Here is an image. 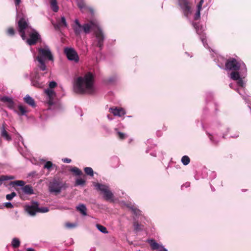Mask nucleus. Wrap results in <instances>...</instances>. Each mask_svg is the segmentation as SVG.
Returning <instances> with one entry per match:
<instances>
[{
  "label": "nucleus",
  "mask_w": 251,
  "mask_h": 251,
  "mask_svg": "<svg viewBox=\"0 0 251 251\" xmlns=\"http://www.w3.org/2000/svg\"><path fill=\"white\" fill-rule=\"evenodd\" d=\"M67 187L66 183L59 178H54L49 185V191L55 195L59 194L62 189H65Z\"/></svg>",
  "instance_id": "nucleus-4"
},
{
  "label": "nucleus",
  "mask_w": 251,
  "mask_h": 251,
  "mask_svg": "<svg viewBox=\"0 0 251 251\" xmlns=\"http://www.w3.org/2000/svg\"><path fill=\"white\" fill-rule=\"evenodd\" d=\"M20 245V241L19 239L14 238L12 241V246L13 248H18Z\"/></svg>",
  "instance_id": "nucleus-25"
},
{
  "label": "nucleus",
  "mask_w": 251,
  "mask_h": 251,
  "mask_svg": "<svg viewBox=\"0 0 251 251\" xmlns=\"http://www.w3.org/2000/svg\"><path fill=\"white\" fill-rule=\"evenodd\" d=\"M10 184L13 186H23L22 188V190L23 192L25 194L30 195L34 194V190L32 187L30 185H25V182L23 180H15L14 181H11Z\"/></svg>",
  "instance_id": "nucleus-10"
},
{
  "label": "nucleus",
  "mask_w": 251,
  "mask_h": 251,
  "mask_svg": "<svg viewBox=\"0 0 251 251\" xmlns=\"http://www.w3.org/2000/svg\"><path fill=\"white\" fill-rule=\"evenodd\" d=\"M75 25L73 26V28L75 34L76 35H79L82 30V25H81L79 21L76 19L75 21Z\"/></svg>",
  "instance_id": "nucleus-15"
},
{
  "label": "nucleus",
  "mask_w": 251,
  "mask_h": 251,
  "mask_svg": "<svg viewBox=\"0 0 251 251\" xmlns=\"http://www.w3.org/2000/svg\"><path fill=\"white\" fill-rule=\"evenodd\" d=\"M84 171L87 175L90 176H93L94 171L92 168L88 167H85L84 169Z\"/></svg>",
  "instance_id": "nucleus-28"
},
{
  "label": "nucleus",
  "mask_w": 251,
  "mask_h": 251,
  "mask_svg": "<svg viewBox=\"0 0 251 251\" xmlns=\"http://www.w3.org/2000/svg\"><path fill=\"white\" fill-rule=\"evenodd\" d=\"M148 242L152 250H157L159 248V245L154 240H150Z\"/></svg>",
  "instance_id": "nucleus-22"
},
{
  "label": "nucleus",
  "mask_w": 251,
  "mask_h": 251,
  "mask_svg": "<svg viewBox=\"0 0 251 251\" xmlns=\"http://www.w3.org/2000/svg\"><path fill=\"white\" fill-rule=\"evenodd\" d=\"M225 69L231 71L230 77L233 80L239 79L240 74H246L247 72V68L244 62L233 57H230L226 60Z\"/></svg>",
  "instance_id": "nucleus-2"
},
{
  "label": "nucleus",
  "mask_w": 251,
  "mask_h": 251,
  "mask_svg": "<svg viewBox=\"0 0 251 251\" xmlns=\"http://www.w3.org/2000/svg\"><path fill=\"white\" fill-rule=\"evenodd\" d=\"M18 109L19 112H18V114L20 115H24L27 112V110L25 108L21 105L18 106Z\"/></svg>",
  "instance_id": "nucleus-27"
},
{
  "label": "nucleus",
  "mask_w": 251,
  "mask_h": 251,
  "mask_svg": "<svg viewBox=\"0 0 251 251\" xmlns=\"http://www.w3.org/2000/svg\"><path fill=\"white\" fill-rule=\"evenodd\" d=\"M52 166V162L50 161H47L44 165V168L50 169L51 168Z\"/></svg>",
  "instance_id": "nucleus-40"
},
{
  "label": "nucleus",
  "mask_w": 251,
  "mask_h": 251,
  "mask_svg": "<svg viewBox=\"0 0 251 251\" xmlns=\"http://www.w3.org/2000/svg\"><path fill=\"white\" fill-rule=\"evenodd\" d=\"M70 171L75 176H80L83 175V173L81 170L76 167L72 168Z\"/></svg>",
  "instance_id": "nucleus-23"
},
{
  "label": "nucleus",
  "mask_w": 251,
  "mask_h": 251,
  "mask_svg": "<svg viewBox=\"0 0 251 251\" xmlns=\"http://www.w3.org/2000/svg\"><path fill=\"white\" fill-rule=\"evenodd\" d=\"M76 209L77 211H79L83 215H87V208L84 204H79L78 206H76Z\"/></svg>",
  "instance_id": "nucleus-21"
},
{
  "label": "nucleus",
  "mask_w": 251,
  "mask_h": 251,
  "mask_svg": "<svg viewBox=\"0 0 251 251\" xmlns=\"http://www.w3.org/2000/svg\"><path fill=\"white\" fill-rule=\"evenodd\" d=\"M99 27V23L96 19L91 20L82 25V30L85 34H89L91 30L95 32Z\"/></svg>",
  "instance_id": "nucleus-9"
},
{
  "label": "nucleus",
  "mask_w": 251,
  "mask_h": 251,
  "mask_svg": "<svg viewBox=\"0 0 251 251\" xmlns=\"http://www.w3.org/2000/svg\"><path fill=\"white\" fill-rule=\"evenodd\" d=\"M85 183H86V181L84 179H82L81 178H77L75 180V186H79V185L84 186L85 185Z\"/></svg>",
  "instance_id": "nucleus-30"
},
{
  "label": "nucleus",
  "mask_w": 251,
  "mask_h": 251,
  "mask_svg": "<svg viewBox=\"0 0 251 251\" xmlns=\"http://www.w3.org/2000/svg\"><path fill=\"white\" fill-rule=\"evenodd\" d=\"M203 3V0H201L199 2V3H198V4L197 5V8H198V9L199 10V11L201 10Z\"/></svg>",
  "instance_id": "nucleus-43"
},
{
  "label": "nucleus",
  "mask_w": 251,
  "mask_h": 251,
  "mask_svg": "<svg viewBox=\"0 0 251 251\" xmlns=\"http://www.w3.org/2000/svg\"><path fill=\"white\" fill-rule=\"evenodd\" d=\"M133 226L134 228V230L136 231H139L143 230V226L141 224H139L137 222H134L133 223Z\"/></svg>",
  "instance_id": "nucleus-29"
},
{
  "label": "nucleus",
  "mask_w": 251,
  "mask_h": 251,
  "mask_svg": "<svg viewBox=\"0 0 251 251\" xmlns=\"http://www.w3.org/2000/svg\"><path fill=\"white\" fill-rule=\"evenodd\" d=\"M64 52L69 60L74 61L75 62L79 61L78 54L74 49L66 48L64 50Z\"/></svg>",
  "instance_id": "nucleus-12"
},
{
  "label": "nucleus",
  "mask_w": 251,
  "mask_h": 251,
  "mask_svg": "<svg viewBox=\"0 0 251 251\" xmlns=\"http://www.w3.org/2000/svg\"><path fill=\"white\" fill-rule=\"evenodd\" d=\"M57 85V83L55 81H51L49 83V87L50 89L55 87Z\"/></svg>",
  "instance_id": "nucleus-42"
},
{
  "label": "nucleus",
  "mask_w": 251,
  "mask_h": 251,
  "mask_svg": "<svg viewBox=\"0 0 251 251\" xmlns=\"http://www.w3.org/2000/svg\"><path fill=\"white\" fill-rule=\"evenodd\" d=\"M200 11H199V10L198 9L197 10V12L196 14V15H195V20H197L199 19V18H200Z\"/></svg>",
  "instance_id": "nucleus-47"
},
{
  "label": "nucleus",
  "mask_w": 251,
  "mask_h": 251,
  "mask_svg": "<svg viewBox=\"0 0 251 251\" xmlns=\"http://www.w3.org/2000/svg\"><path fill=\"white\" fill-rule=\"evenodd\" d=\"M207 134H208V137H209V139H210L212 142H214V140H213V136H212L211 134H210V133H208Z\"/></svg>",
  "instance_id": "nucleus-51"
},
{
  "label": "nucleus",
  "mask_w": 251,
  "mask_h": 251,
  "mask_svg": "<svg viewBox=\"0 0 251 251\" xmlns=\"http://www.w3.org/2000/svg\"><path fill=\"white\" fill-rule=\"evenodd\" d=\"M97 41L96 46L98 47L100 50H101L103 46V42L104 40V36L102 29L99 27L94 32Z\"/></svg>",
  "instance_id": "nucleus-13"
},
{
  "label": "nucleus",
  "mask_w": 251,
  "mask_h": 251,
  "mask_svg": "<svg viewBox=\"0 0 251 251\" xmlns=\"http://www.w3.org/2000/svg\"><path fill=\"white\" fill-rule=\"evenodd\" d=\"M94 186L97 190L103 193V198L105 201L111 202H114V195L108 186L99 183H95Z\"/></svg>",
  "instance_id": "nucleus-5"
},
{
  "label": "nucleus",
  "mask_w": 251,
  "mask_h": 251,
  "mask_svg": "<svg viewBox=\"0 0 251 251\" xmlns=\"http://www.w3.org/2000/svg\"><path fill=\"white\" fill-rule=\"evenodd\" d=\"M117 136L120 140H124L127 137L126 135V134H125L124 133L121 132L120 131L117 132Z\"/></svg>",
  "instance_id": "nucleus-34"
},
{
  "label": "nucleus",
  "mask_w": 251,
  "mask_h": 251,
  "mask_svg": "<svg viewBox=\"0 0 251 251\" xmlns=\"http://www.w3.org/2000/svg\"><path fill=\"white\" fill-rule=\"evenodd\" d=\"M4 206L8 208H12L13 207V205L10 202H6L4 203Z\"/></svg>",
  "instance_id": "nucleus-45"
},
{
  "label": "nucleus",
  "mask_w": 251,
  "mask_h": 251,
  "mask_svg": "<svg viewBox=\"0 0 251 251\" xmlns=\"http://www.w3.org/2000/svg\"><path fill=\"white\" fill-rule=\"evenodd\" d=\"M30 29L31 32L29 33V38L26 39V42L29 46H33L40 41L41 38L37 31L32 28H30Z\"/></svg>",
  "instance_id": "nucleus-11"
},
{
  "label": "nucleus",
  "mask_w": 251,
  "mask_h": 251,
  "mask_svg": "<svg viewBox=\"0 0 251 251\" xmlns=\"http://www.w3.org/2000/svg\"><path fill=\"white\" fill-rule=\"evenodd\" d=\"M46 94L49 97L48 103L49 105H51L53 104V99L55 96V93L53 90L48 89L45 91Z\"/></svg>",
  "instance_id": "nucleus-16"
},
{
  "label": "nucleus",
  "mask_w": 251,
  "mask_h": 251,
  "mask_svg": "<svg viewBox=\"0 0 251 251\" xmlns=\"http://www.w3.org/2000/svg\"><path fill=\"white\" fill-rule=\"evenodd\" d=\"M26 251H35V250L32 248H28L27 249Z\"/></svg>",
  "instance_id": "nucleus-53"
},
{
  "label": "nucleus",
  "mask_w": 251,
  "mask_h": 251,
  "mask_svg": "<svg viewBox=\"0 0 251 251\" xmlns=\"http://www.w3.org/2000/svg\"><path fill=\"white\" fill-rule=\"evenodd\" d=\"M16 196V193L14 192H13L10 194L6 195V198L7 200L11 201Z\"/></svg>",
  "instance_id": "nucleus-36"
},
{
  "label": "nucleus",
  "mask_w": 251,
  "mask_h": 251,
  "mask_svg": "<svg viewBox=\"0 0 251 251\" xmlns=\"http://www.w3.org/2000/svg\"><path fill=\"white\" fill-rule=\"evenodd\" d=\"M7 107L8 108H9L10 109H13L14 108V103L13 100L11 101H10V102H9L8 103H7Z\"/></svg>",
  "instance_id": "nucleus-44"
},
{
  "label": "nucleus",
  "mask_w": 251,
  "mask_h": 251,
  "mask_svg": "<svg viewBox=\"0 0 251 251\" xmlns=\"http://www.w3.org/2000/svg\"><path fill=\"white\" fill-rule=\"evenodd\" d=\"M24 101L28 104L29 105L31 106L32 107H35L36 106V103L34 100L30 97L29 95H27L24 99Z\"/></svg>",
  "instance_id": "nucleus-18"
},
{
  "label": "nucleus",
  "mask_w": 251,
  "mask_h": 251,
  "mask_svg": "<svg viewBox=\"0 0 251 251\" xmlns=\"http://www.w3.org/2000/svg\"><path fill=\"white\" fill-rule=\"evenodd\" d=\"M131 210L133 212V213L134 214H135L136 216H138L140 214V213H141L140 210H139L135 206L132 208V209Z\"/></svg>",
  "instance_id": "nucleus-37"
},
{
  "label": "nucleus",
  "mask_w": 251,
  "mask_h": 251,
  "mask_svg": "<svg viewBox=\"0 0 251 251\" xmlns=\"http://www.w3.org/2000/svg\"><path fill=\"white\" fill-rule=\"evenodd\" d=\"M5 180L14 179L15 178V177L12 176H5Z\"/></svg>",
  "instance_id": "nucleus-48"
},
{
  "label": "nucleus",
  "mask_w": 251,
  "mask_h": 251,
  "mask_svg": "<svg viewBox=\"0 0 251 251\" xmlns=\"http://www.w3.org/2000/svg\"><path fill=\"white\" fill-rule=\"evenodd\" d=\"M6 34L10 36H13L15 34V31L13 27H9L6 30Z\"/></svg>",
  "instance_id": "nucleus-33"
},
{
  "label": "nucleus",
  "mask_w": 251,
  "mask_h": 251,
  "mask_svg": "<svg viewBox=\"0 0 251 251\" xmlns=\"http://www.w3.org/2000/svg\"><path fill=\"white\" fill-rule=\"evenodd\" d=\"M5 124L3 123L0 127L1 136L7 141L11 140V137L5 130Z\"/></svg>",
  "instance_id": "nucleus-17"
},
{
  "label": "nucleus",
  "mask_w": 251,
  "mask_h": 251,
  "mask_svg": "<svg viewBox=\"0 0 251 251\" xmlns=\"http://www.w3.org/2000/svg\"><path fill=\"white\" fill-rule=\"evenodd\" d=\"M38 55L36 59L38 62V67L42 71L47 70V67L46 65L45 60L53 61V56L48 48H39L38 50Z\"/></svg>",
  "instance_id": "nucleus-3"
},
{
  "label": "nucleus",
  "mask_w": 251,
  "mask_h": 251,
  "mask_svg": "<svg viewBox=\"0 0 251 251\" xmlns=\"http://www.w3.org/2000/svg\"><path fill=\"white\" fill-rule=\"evenodd\" d=\"M21 2V0H15V3L16 6L19 5Z\"/></svg>",
  "instance_id": "nucleus-52"
},
{
  "label": "nucleus",
  "mask_w": 251,
  "mask_h": 251,
  "mask_svg": "<svg viewBox=\"0 0 251 251\" xmlns=\"http://www.w3.org/2000/svg\"><path fill=\"white\" fill-rule=\"evenodd\" d=\"M109 112L112 113L114 116L121 117L126 114L124 109L122 108H118L117 107H111L109 109Z\"/></svg>",
  "instance_id": "nucleus-14"
},
{
  "label": "nucleus",
  "mask_w": 251,
  "mask_h": 251,
  "mask_svg": "<svg viewBox=\"0 0 251 251\" xmlns=\"http://www.w3.org/2000/svg\"><path fill=\"white\" fill-rule=\"evenodd\" d=\"M181 162L183 165H187L190 162V158L188 156L184 155L181 158Z\"/></svg>",
  "instance_id": "nucleus-32"
},
{
  "label": "nucleus",
  "mask_w": 251,
  "mask_h": 251,
  "mask_svg": "<svg viewBox=\"0 0 251 251\" xmlns=\"http://www.w3.org/2000/svg\"><path fill=\"white\" fill-rule=\"evenodd\" d=\"M96 226H97V228L101 232H102L103 233H108V231H107L106 228L105 227H104V226H103L101 225H100V224H97Z\"/></svg>",
  "instance_id": "nucleus-31"
},
{
  "label": "nucleus",
  "mask_w": 251,
  "mask_h": 251,
  "mask_svg": "<svg viewBox=\"0 0 251 251\" xmlns=\"http://www.w3.org/2000/svg\"><path fill=\"white\" fill-rule=\"evenodd\" d=\"M77 5L82 12H84L88 9L84 0H77Z\"/></svg>",
  "instance_id": "nucleus-20"
},
{
  "label": "nucleus",
  "mask_w": 251,
  "mask_h": 251,
  "mask_svg": "<svg viewBox=\"0 0 251 251\" xmlns=\"http://www.w3.org/2000/svg\"><path fill=\"white\" fill-rule=\"evenodd\" d=\"M122 204L130 210H131L132 208L134 206V205L132 204L130 202L126 203L125 202L123 201Z\"/></svg>",
  "instance_id": "nucleus-38"
},
{
  "label": "nucleus",
  "mask_w": 251,
  "mask_h": 251,
  "mask_svg": "<svg viewBox=\"0 0 251 251\" xmlns=\"http://www.w3.org/2000/svg\"><path fill=\"white\" fill-rule=\"evenodd\" d=\"M57 24L59 26L62 27H67V24L66 21V19L64 17H62L60 20L57 22Z\"/></svg>",
  "instance_id": "nucleus-26"
},
{
  "label": "nucleus",
  "mask_w": 251,
  "mask_h": 251,
  "mask_svg": "<svg viewBox=\"0 0 251 251\" xmlns=\"http://www.w3.org/2000/svg\"><path fill=\"white\" fill-rule=\"evenodd\" d=\"M18 30L23 40L26 39L25 30L29 32V26L28 23V20L25 17L20 18L18 21Z\"/></svg>",
  "instance_id": "nucleus-6"
},
{
  "label": "nucleus",
  "mask_w": 251,
  "mask_h": 251,
  "mask_svg": "<svg viewBox=\"0 0 251 251\" xmlns=\"http://www.w3.org/2000/svg\"><path fill=\"white\" fill-rule=\"evenodd\" d=\"M50 3L52 10L55 12H57L58 6H57L56 0H50Z\"/></svg>",
  "instance_id": "nucleus-24"
},
{
  "label": "nucleus",
  "mask_w": 251,
  "mask_h": 251,
  "mask_svg": "<svg viewBox=\"0 0 251 251\" xmlns=\"http://www.w3.org/2000/svg\"><path fill=\"white\" fill-rule=\"evenodd\" d=\"M26 211L31 216L35 215L37 212L45 213L49 211L47 207H39L38 202L33 201L31 205H27L25 207Z\"/></svg>",
  "instance_id": "nucleus-7"
},
{
  "label": "nucleus",
  "mask_w": 251,
  "mask_h": 251,
  "mask_svg": "<svg viewBox=\"0 0 251 251\" xmlns=\"http://www.w3.org/2000/svg\"><path fill=\"white\" fill-rule=\"evenodd\" d=\"M178 5L186 18L192 13V0H178Z\"/></svg>",
  "instance_id": "nucleus-8"
},
{
  "label": "nucleus",
  "mask_w": 251,
  "mask_h": 251,
  "mask_svg": "<svg viewBox=\"0 0 251 251\" xmlns=\"http://www.w3.org/2000/svg\"><path fill=\"white\" fill-rule=\"evenodd\" d=\"M39 78V75L38 74H37L35 76V77L34 78H32L31 81V84L32 86L36 87L37 88H41L43 87V84L41 82H40L38 79Z\"/></svg>",
  "instance_id": "nucleus-19"
},
{
  "label": "nucleus",
  "mask_w": 251,
  "mask_h": 251,
  "mask_svg": "<svg viewBox=\"0 0 251 251\" xmlns=\"http://www.w3.org/2000/svg\"><path fill=\"white\" fill-rule=\"evenodd\" d=\"M63 162L69 163L71 162V159L66 158H65L64 159H63Z\"/></svg>",
  "instance_id": "nucleus-50"
},
{
  "label": "nucleus",
  "mask_w": 251,
  "mask_h": 251,
  "mask_svg": "<svg viewBox=\"0 0 251 251\" xmlns=\"http://www.w3.org/2000/svg\"><path fill=\"white\" fill-rule=\"evenodd\" d=\"M94 82V76L89 72L83 77L80 76L76 79L74 85L75 91L79 94H92L95 92Z\"/></svg>",
  "instance_id": "nucleus-1"
},
{
  "label": "nucleus",
  "mask_w": 251,
  "mask_h": 251,
  "mask_svg": "<svg viewBox=\"0 0 251 251\" xmlns=\"http://www.w3.org/2000/svg\"><path fill=\"white\" fill-rule=\"evenodd\" d=\"M193 26L196 29L197 33L199 34V31H198V28L199 27L198 24H197L196 23H193Z\"/></svg>",
  "instance_id": "nucleus-46"
},
{
  "label": "nucleus",
  "mask_w": 251,
  "mask_h": 251,
  "mask_svg": "<svg viewBox=\"0 0 251 251\" xmlns=\"http://www.w3.org/2000/svg\"><path fill=\"white\" fill-rule=\"evenodd\" d=\"M1 100L2 102H7V103H8L9 102L12 100V99L7 97H3L1 98Z\"/></svg>",
  "instance_id": "nucleus-39"
},
{
  "label": "nucleus",
  "mask_w": 251,
  "mask_h": 251,
  "mask_svg": "<svg viewBox=\"0 0 251 251\" xmlns=\"http://www.w3.org/2000/svg\"><path fill=\"white\" fill-rule=\"evenodd\" d=\"M5 180V177L4 175L0 176V185L1 184L2 182Z\"/></svg>",
  "instance_id": "nucleus-49"
},
{
  "label": "nucleus",
  "mask_w": 251,
  "mask_h": 251,
  "mask_svg": "<svg viewBox=\"0 0 251 251\" xmlns=\"http://www.w3.org/2000/svg\"><path fill=\"white\" fill-rule=\"evenodd\" d=\"M65 226L66 227L69 228H73L75 226V225L74 224L70 223H67L65 224Z\"/></svg>",
  "instance_id": "nucleus-41"
},
{
  "label": "nucleus",
  "mask_w": 251,
  "mask_h": 251,
  "mask_svg": "<svg viewBox=\"0 0 251 251\" xmlns=\"http://www.w3.org/2000/svg\"><path fill=\"white\" fill-rule=\"evenodd\" d=\"M167 251V250L165 248H163L162 251Z\"/></svg>",
  "instance_id": "nucleus-54"
},
{
  "label": "nucleus",
  "mask_w": 251,
  "mask_h": 251,
  "mask_svg": "<svg viewBox=\"0 0 251 251\" xmlns=\"http://www.w3.org/2000/svg\"><path fill=\"white\" fill-rule=\"evenodd\" d=\"M245 74H240V76H239V79H237L236 80H237V84L239 86H241V87H243L244 86V83L243 82V79L241 78V76H243V75H244Z\"/></svg>",
  "instance_id": "nucleus-35"
}]
</instances>
